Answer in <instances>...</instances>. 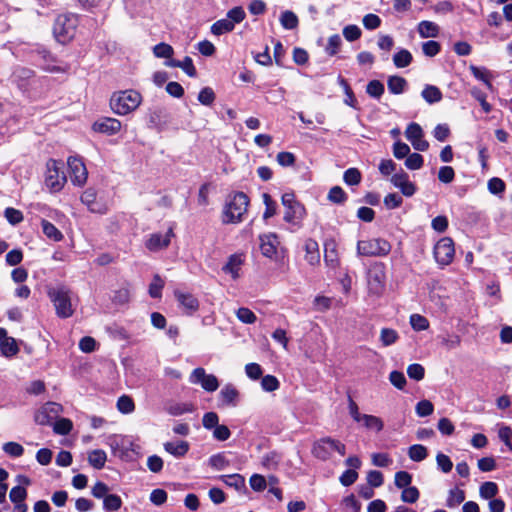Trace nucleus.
Listing matches in <instances>:
<instances>
[{
    "label": "nucleus",
    "mask_w": 512,
    "mask_h": 512,
    "mask_svg": "<svg viewBox=\"0 0 512 512\" xmlns=\"http://www.w3.org/2000/svg\"><path fill=\"white\" fill-rule=\"evenodd\" d=\"M390 181L406 197H411L416 192L415 184L409 180L408 174L404 171L392 175Z\"/></svg>",
    "instance_id": "nucleus-16"
},
{
    "label": "nucleus",
    "mask_w": 512,
    "mask_h": 512,
    "mask_svg": "<svg viewBox=\"0 0 512 512\" xmlns=\"http://www.w3.org/2000/svg\"><path fill=\"white\" fill-rule=\"evenodd\" d=\"M121 129V122L115 118H103L93 124V130L107 135H114Z\"/></svg>",
    "instance_id": "nucleus-20"
},
{
    "label": "nucleus",
    "mask_w": 512,
    "mask_h": 512,
    "mask_svg": "<svg viewBox=\"0 0 512 512\" xmlns=\"http://www.w3.org/2000/svg\"><path fill=\"white\" fill-rule=\"evenodd\" d=\"M324 250L326 265L333 269L337 268L339 266V257L336 250V244L332 241H327L324 244Z\"/></svg>",
    "instance_id": "nucleus-27"
},
{
    "label": "nucleus",
    "mask_w": 512,
    "mask_h": 512,
    "mask_svg": "<svg viewBox=\"0 0 512 512\" xmlns=\"http://www.w3.org/2000/svg\"><path fill=\"white\" fill-rule=\"evenodd\" d=\"M122 506V500L120 496L116 494H107L103 498V508L108 511L119 510Z\"/></svg>",
    "instance_id": "nucleus-48"
},
{
    "label": "nucleus",
    "mask_w": 512,
    "mask_h": 512,
    "mask_svg": "<svg viewBox=\"0 0 512 512\" xmlns=\"http://www.w3.org/2000/svg\"><path fill=\"white\" fill-rule=\"evenodd\" d=\"M130 300V289L128 287H121L114 292L112 297L113 303L117 305L127 304Z\"/></svg>",
    "instance_id": "nucleus-55"
},
{
    "label": "nucleus",
    "mask_w": 512,
    "mask_h": 512,
    "mask_svg": "<svg viewBox=\"0 0 512 512\" xmlns=\"http://www.w3.org/2000/svg\"><path fill=\"white\" fill-rule=\"evenodd\" d=\"M208 462L213 469L218 471L226 469L229 465V460L224 452L213 454L210 456Z\"/></svg>",
    "instance_id": "nucleus-41"
},
{
    "label": "nucleus",
    "mask_w": 512,
    "mask_h": 512,
    "mask_svg": "<svg viewBox=\"0 0 512 512\" xmlns=\"http://www.w3.org/2000/svg\"><path fill=\"white\" fill-rule=\"evenodd\" d=\"M39 55L43 58L44 63L42 64V68L48 72H64L65 69L57 66L54 63V58L50 54V52L43 50L39 53Z\"/></svg>",
    "instance_id": "nucleus-42"
},
{
    "label": "nucleus",
    "mask_w": 512,
    "mask_h": 512,
    "mask_svg": "<svg viewBox=\"0 0 512 512\" xmlns=\"http://www.w3.org/2000/svg\"><path fill=\"white\" fill-rule=\"evenodd\" d=\"M412 54L406 50L401 49L393 56V63L397 68H405L412 62Z\"/></svg>",
    "instance_id": "nucleus-38"
},
{
    "label": "nucleus",
    "mask_w": 512,
    "mask_h": 512,
    "mask_svg": "<svg viewBox=\"0 0 512 512\" xmlns=\"http://www.w3.org/2000/svg\"><path fill=\"white\" fill-rule=\"evenodd\" d=\"M107 460L105 451L101 449L93 450L88 455V461L91 466L95 469H101L104 467Z\"/></svg>",
    "instance_id": "nucleus-36"
},
{
    "label": "nucleus",
    "mask_w": 512,
    "mask_h": 512,
    "mask_svg": "<svg viewBox=\"0 0 512 512\" xmlns=\"http://www.w3.org/2000/svg\"><path fill=\"white\" fill-rule=\"evenodd\" d=\"M218 478L225 485L239 492L246 490L245 478L240 474L220 475Z\"/></svg>",
    "instance_id": "nucleus-26"
},
{
    "label": "nucleus",
    "mask_w": 512,
    "mask_h": 512,
    "mask_svg": "<svg viewBox=\"0 0 512 512\" xmlns=\"http://www.w3.org/2000/svg\"><path fill=\"white\" fill-rule=\"evenodd\" d=\"M142 102V95L134 90L127 89L113 93L110 99L112 111L124 116L135 111Z\"/></svg>",
    "instance_id": "nucleus-2"
},
{
    "label": "nucleus",
    "mask_w": 512,
    "mask_h": 512,
    "mask_svg": "<svg viewBox=\"0 0 512 512\" xmlns=\"http://www.w3.org/2000/svg\"><path fill=\"white\" fill-rule=\"evenodd\" d=\"M62 161L49 159L46 163L45 185L50 192H59L65 185L67 178L63 171Z\"/></svg>",
    "instance_id": "nucleus-6"
},
{
    "label": "nucleus",
    "mask_w": 512,
    "mask_h": 512,
    "mask_svg": "<svg viewBox=\"0 0 512 512\" xmlns=\"http://www.w3.org/2000/svg\"><path fill=\"white\" fill-rule=\"evenodd\" d=\"M436 463L438 469H440L444 473H449L453 468V463L451 459L442 452H439L436 455Z\"/></svg>",
    "instance_id": "nucleus-60"
},
{
    "label": "nucleus",
    "mask_w": 512,
    "mask_h": 512,
    "mask_svg": "<svg viewBox=\"0 0 512 512\" xmlns=\"http://www.w3.org/2000/svg\"><path fill=\"white\" fill-rule=\"evenodd\" d=\"M239 392L232 384H226L220 391L219 397L224 405L235 406Z\"/></svg>",
    "instance_id": "nucleus-30"
},
{
    "label": "nucleus",
    "mask_w": 512,
    "mask_h": 512,
    "mask_svg": "<svg viewBox=\"0 0 512 512\" xmlns=\"http://www.w3.org/2000/svg\"><path fill=\"white\" fill-rule=\"evenodd\" d=\"M174 236L173 229L169 228L164 234L154 233L151 234L146 241V247L150 251H158L168 247L171 238Z\"/></svg>",
    "instance_id": "nucleus-17"
},
{
    "label": "nucleus",
    "mask_w": 512,
    "mask_h": 512,
    "mask_svg": "<svg viewBox=\"0 0 512 512\" xmlns=\"http://www.w3.org/2000/svg\"><path fill=\"white\" fill-rule=\"evenodd\" d=\"M304 213L305 209L300 203L285 208L283 219L291 225V231H295L300 227Z\"/></svg>",
    "instance_id": "nucleus-19"
},
{
    "label": "nucleus",
    "mask_w": 512,
    "mask_h": 512,
    "mask_svg": "<svg viewBox=\"0 0 512 512\" xmlns=\"http://www.w3.org/2000/svg\"><path fill=\"white\" fill-rule=\"evenodd\" d=\"M41 226H42V231L47 238H49L55 242L62 240L63 234L54 224H52L51 222H49L47 220H42Z\"/></svg>",
    "instance_id": "nucleus-35"
},
{
    "label": "nucleus",
    "mask_w": 512,
    "mask_h": 512,
    "mask_svg": "<svg viewBox=\"0 0 512 512\" xmlns=\"http://www.w3.org/2000/svg\"><path fill=\"white\" fill-rule=\"evenodd\" d=\"M399 339L398 332L391 328H382L380 331V341L384 347L391 346Z\"/></svg>",
    "instance_id": "nucleus-40"
},
{
    "label": "nucleus",
    "mask_w": 512,
    "mask_h": 512,
    "mask_svg": "<svg viewBox=\"0 0 512 512\" xmlns=\"http://www.w3.org/2000/svg\"><path fill=\"white\" fill-rule=\"evenodd\" d=\"M362 418L361 424L368 430L380 432L384 427L382 419L377 416L366 414Z\"/></svg>",
    "instance_id": "nucleus-37"
},
{
    "label": "nucleus",
    "mask_w": 512,
    "mask_h": 512,
    "mask_svg": "<svg viewBox=\"0 0 512 512\" xmlns=\"http://www.w3.org/2000/svg\"><path fill=\"white\" fill-rule=\"evenodd\" d=\"M343 180L347 185H358L361 181V173L357 168H349L344 172Z\"/></svg>",
    "instance_id": "nucleus-57"
},
{
    "label": "nucleus",
    "mask_w": 512,
    "mask_h": 512,
    "mask_svg": "<svg viewBox=\"0 0 512 512\" xmlns=\"http://www.w3.org/2000/svg\"><path fill=\"white\" fill-rule=\"evenodd\" d=\"M479 494L484 499H493L498 494V486L495 482H484L479 489Z\"/></svg>",
    "instance_id": "nucleus-45"
},
{
    "label": "nucleus",
    "mask_w": 512,
    "mask_h": 512,
    "mask_svg": "<svg viewBox=\"0 0 512 512\" xmlns=\"http://www.w3.org/2000/svg\"><path fill=\"white\" fill-rule=\"evenodd\" d=\"M366 92L373 98H380L384 93V85L379 80H371L366 87Z\"/></svg>",
    "instance_id": "nucleus-53"
},
{
    "label": "nucleus",
    "mask_w": 512,
    "mask_h": 512,
    "mask_svg": "<svg viewBox=\"0 0 512 512\" xmlns=\"http://www.w3.org/2000/svg\"><path fill=\"white\" fill-rule=\"evenodd\" d=\"M280 386L278 379L273 375H266L261 379V387L266 392H273Z\"/></svg>",
    "instance_id": "nucleus-59"
},
{
    "label": "nucleus",
    "mask_w": 512,
    "mask_h": 512,
    "mask_svg": "<svg viewBox=\"0 0 512 512\" xmlns=\"http://www.w3.org/2000/svg\"><path fill=\"white\" fill-rule=\"evenodd\" d=\"M10 80L28 96H36L46 82L45 79L37 78L33 70L22 66L13 69Z\"/></svg>",
    "instance_id": "nucleus-1"
},
{
    "label": "nucleus",
    "mask_w": 512,
    "mask_h": 512,
    "mask_svg": "<svg viewBox=\"0 0 512 512\" xmlns=\"http://www.w3.org/2000/svg\"><path fill=\"white\" fill-rule=\"evenodd\" d=\"M52 424L54 432L59 435H67L73 428L71 420L67 418L57 419Z\"/></svg>",
    "instance_id": "nucleus-47"
},
{
    "label": "nucleus",
    "mask_w": 512,
    "mask_h": 512,
    "mask_svg": "<svg viewBox=\"0 0 512 512\" xmlns=\"http://www.w3.org/2000/svg\"><path fill=\"white\" fill-rule=\"evenodd\" d=\"M70 172V179L74 185L81 186L87 180V169L82 159L76 156H70L67 160Z\"/></svg>",
    "instance_id": "nucleus-13"
},
{
    "label": "nucleus",
    "mask_w": 512,
    "mask_h": 512,
    "mask_svg": "<svg viewBox=\"0 0 512 512\" xmlns=\"http://www.w3.org/2000/svg\"><path fill=\"white\" fill-rule=\"evenodd\" d=\"M418 33L422 38H435L439 34V27L432 21H421L417 27Z\"/></svg>",
    "instance_id": "nucleus-29"
},
{
    "label": "nucleus",
    "mask_w": 512,
    "mask_h": 512,
    "mask_svg": "<svg viewBox=\"0 0 512 512\" xmlns=\"http://www.w3.org/2000/svg\"><path fill=\"white\" fill-rule=\"evenodd\" d=\"M237 318L245 324H253L256 322V315L252 310L246 307H241L236 311Z\"/></svg>",
    "instance_id": "nucleus-56"
},
{
    "label": "nucleus",
    "mask_w": 512,
    "mask_h": 512,
    "mask_svg": "<svg viewBox=\"0 0 512 512\" xmlns=\"http://www.w3.org/2000/svg\"><path fill=\"white\" fill-rule=\"evenodd\" d=\"M334 451L343 456L346 453V448L339 441L331 438H322V460L326 458L324 454H331Z\"/></svg>",
    "instance_id": "nucleus-23"
},
{
    "label": "nucleus",
    "mask_w": 512,
    "mask_h": 512,
    "mask_svg": "<svg viewBox=\"0 0 512 512\" xmlns=\"http://www.w3.org/2000/svg\"><path fill=\"white\" fill-rule=\"evenodd\" d=\"M327 198L333 203L342 204L346 201L347 194L340 186H334L330 189Z\"/></svg>",
    "instance_id": "nucleus-52"
},
{
    "label": "nucleus",
    "mask_w": 512,
    "mask_h": 512,
    "mask_svg": "<svg viewBox=\"0 0 512 512\" xmlns=\"http://www.w3.org/2000/svg\"><path fill=\"white\" fill-rule=\"evenodd\" d=\"M215 100V93L212 88L204 87L198 94V101L205 106H210Z\"/></svg>",
    "instance_id": "nucleus-61"
},
{
    "label": "nucleus",
    "mask_w": 512,
    "mask_h": 512,
    "mask_svg": "<svg viewBox=\"0 0 512 512\" xmlns=\"http://www.w3.org/2000/svg\"><path fill=\"white\" fill-rule=\"evenodd\" d=\"M465 500L464 490L454 487L449 490L448 497L446 499V506L448 508L458 507Z\"/></svg>",
    "instance_id": "nucleus-32"
},
{
    "label": "nucleus",
    "mask_w": 512,
    "mask_h": 512,
    "mask_svg": "<svg viewBox=\"0 0 512 512\" xmlns=\"http://www.w3.org/2000/svg\"><path fill=\"white\" fill-rule=\"evenodd\" d=\"M260 250L263 256L273 258L279 246L278 236L275 233L263 234L259 237Z\"/></svg>",
    "instance_id": "nucleus-18"
},
{
    "label": "nucleus",
    "mask_w": 512,
    "mask_h": 512,
    "mask_svg": "<svg viewBox=\"0 0 512 512\" xmlns=\"http://www.w3.org/2000/svg\"><path fill=\"white\" fill-rule=\"evenodd\" d=\"M153 53L157 58L169 59L173 56L174 49L171 45L162 42L154 46Z\"/></svg>",
    "instance_id": "nucleus-49"
},
{
    "label": "nucleus",
    "mask_w": 512,
    "mask_h": 512,
    "mask_svg": "<svg viewBox=\"0 0 512 512\" xmlns=\"http://www.w3.org/2000/svg\"><path fill=\"white\" fill-rule=\"evenodd\" d=\"M4 216L11 225H17L23 221L22 212L12 207H8L4 210Z\"/></svg>",
    "instance_id": "nucleus-58"
},
{
    "label": "nucleus",
    "mask_w": 512,
    "mask_h": 512,
    "mask_svg": "<svg viewBox=\"0 0 512 512\" xmlns=\"http://www.w3.org/2000/svg\"><path fill=\"white\" fill-rule=\"evenodd\" d=\"M391 250L390 243L382 238L360 240L357 243V254L365 257L386 256Z\"/></svg>",
    "instance_id": "nucleus-8"
},
{
    "label": "nucleus",
    "mask_w": 512,
    "mask_h": 512,
    "mask_svg": "<svg viewBox=\"0 0 512 512\" xmlns=\"http://www.w3.org/2000/svg\"><path fill=\"white\" fill-rule=\"evenodd\" d=\"M388 90L392 94H401L405 91L407 81L401 76H390L387 81Z\"/></svg>",
    "instance_id": "nucleus-33"
},
{
    "label": "nucleus",
    "mask_w": 512,
    "mask_h": 512,
    "mask_svg": "<svg viewBox=\"0 0 512 512\" xmlns=\"http://www.w3.org/2000/svg\"><path fill=\"white\" fill-rule=\"evenodd\" d=\"M2 449L11 457H20L24 453L23 446L16 442H7L3 445Z\"/></svg>",
    "instance_id": "nucleus-62"
},
{
    "label": "nucleus",
    "mask_w": 512,
    "mask_h": 512,
    "mask_svg": "<svg viewBox=\"0 0 512 512\" xmlns=\"http://www.w3.org/2000/svg\"><path fill=\"white\" fill-rule=\"evenodd\" d=\"M306 260L311 264H318L320 261L319 246L316 240L308 239L305 242Z\"/></svg>",
    "instance_id": "nucleus-28"
},
{
    "label": "nucleus",
    "mask_w": 512,
    "mask_h": 512,
    "mask_svg": "<svg viewBox=\"0 0 512 512\" xmlns=\"http://www.w3.org/2000/svg\"><path fill=\"white\" fill-rule=\"evenodd\" d=\"M410 325L415 331H424L429 328V321L420 314H412L410 316Z\"/></svg>",
    "instance_id": "nucleus-50"
},
{
    "label": "nucleus",
    "mask_w": 512,
    "mask_h": 512,
    "mask_svg": "<svg viewBox=\"0 0 512 512\" xmlns=\"http://www.w3.org/2000/svg\"><path fill=\"white\" fill-rule=\"evenodd\" d=\"M421 96L430 105L440 102L443 98L441 90L437 86L430 84L424 86Z\"/></svg>",
    "instance_id": "nucleus-25"
},
{
    "label": "nucleus",
    "mask_w": 512,
    "mask_h": 512,
    "mask_svg": "<svg viewBox=\"0 0 512 512\" xmlns=\"http://www.w3.org/2000/svg\"><path fill=\"white\" fill-rule=\"evenodd\" d=\"M189 382L192 384H199L205 391L214 392L219 387V381L213 374H207L202 367L195 368L190 376Z\"/></svg>",
    "instance_id": "nucleus-11"
},
{
    "label": "nucleus",
    "mask_w": 512,
    "mask_h": 512,
    "mask_svg": "<svg viewBox=\"0 0 512 512\" xmlns=\"http://www.w3.org/2000/svg\"><path fill=\"white\" fill-rule=\"evenodd\" d=\"M455 255L454 242L449 237L441 238L434 247V257L441 266L449 265Z\"/></svg>",
    "instance_id": "nucleus-10"
},
{
    "label": "nucleus",
    "mask_w": 512,
    "mask_h": 512,
    "mask_svg": "<svg viewBox=\"0 0 512 512\" xmlns=\"http://www.w3.org/2000/svg\"><path fill=\"white\" fill-rule=\"evenodd\" d=\"M117 408L123 414H130L135 409V404L131 397L122 395L117 401Z\"/></svg>",
    "instance_id": "nucleus-51"
},
{
    "label": "nucleus",
    "mask_w": 512,
    "mask_h": 512,
    "mask_svg": "<svg viewBox=\"0 0 512 512\" xmlns=\"http://www.w3.org/2000/svg\"><path fill=\"white\" fill-rule=\"evenodd\" d=\"M164 285V280L158 274H155L152 282L149 285L148 293L150 297L160 298L162 296V290L164 288Z\"/></svg>",
    "instance_id": "nucleus-43"
},
{
    "label": "nucleus",
    "mask_w": 512,
    "mask_h": 512,
    "mask_svg": "<svg viewBox=\"0 0 512 512\" xmlns=\"http://www.w3.org/2000/svg\"><path fill=\"white\" fill-rule=\"evenodd\" d=\"M78 25V18L74 14L59 15L54 22L53 33L60 43L70 41L75 33Z\"/></svg>",
    "instance_id": "nucleus-5"
},
{
    "label": "nucleus",
    "mask_w": 512,
    "mask_h": 512,
    "mask_svg": "<svg viewBox=\"0 0 512 512\" xmlns=\"http://www.w3.org/2000/svg\"><path fill=\"white\" fill-rule=\"evenodd\" d=\"M108 445L115 456L125 461H133L140 454L141 447L130 436L112 435L108 438Z\"/></svg>",
    "instance_id": "nucleus-3"
},
{
    "label": "nucleus",
    "mask_w": 512,
    "mask_h": 512,
    "mask_svg": "<svg viewBox=\"0 0 512 512\" xmlns=\"http://www.w3.org/2000/svg\"><path fill=\"white\" fill-rule=\"evenodd\" d=\"M263 203L265 205V211L263 213V219L268 220L277 213V203L271 198L268 193L263 194Z\"/></svg>",
    "instance_id": "nucleus-46"
},
{
    "label": "nucleus",
    "mask_w": 512,
    "mask_h": 512,
    "mask_svg": "<svg viewBox=\"0 0 512 512\" xmlns=\"http://www.w3.org/2000/svg\"><path fill=\"white\" fill-rule=\"evenodd\" d=\"M342 44V39L340 35L335 34L329 37L328 43L326 45V52L330 56H334L340 49V46Z\"/></svg>",
    "instance_id": "nucleus-64"
},
{
    "label": "nucleus",
    "mask_w": 512,
    "mask_h": 512,
    "mask_svg": "<svg viewBox=\"0 0 512 512\" xmlns=\"http://www.w3.org/2000/svg\"><path fill=\"white\" fill-rule=\"evenodd\" d=\"M386 274L382 263L373 264L367 271V285L371 294L380 295L385 289Z\"/></svg>",
    "instance_id": "nucleus-9"
},
{
    "label": "nucleus",
    "mask_w": 512,
    "mask_h": 512,
    "mask_svg": "<svg viewBox=\"0 0 512 512\" xmlns=\"http://www.w3.org/2000/svg\"><path fill=\"white\" fill-rule=\"evenodd\" d=\"M48 296L53 303L56 314L60 318H68L73 314L71 303V291L65 286H58L48 291Z\"/></svg>",
    "instance_id": "nucleus-4"
},
{
    "label": "nucleus",
    "mask_w": 512,
    "mask_h": 512,
    "mask_svg": "<svg viewBox=\"0 0 512 512\" xmlns=\"http://www.w3.org/2000/svg\"><path fill=\"white\" fill-rule=\"evenodd\" d=\"M62 410L59 403L47 402L35 413V421L39 425H51L58 419Z\"/></svg>",
    "instance_id": "nucleus-12"
},
{
    "label": "nucleus",
    "mask_w": 512,
    "mask_h": 512,
    "mask_svg": "<svg viewBox=\"0 0 512 512\" xmlns=\"http://www.w3.org/2000/svg\"><path fill=\"white\" fill-rule=\"evenodd\" d=\"M81 201L93 213L104 214L108 210L107 204L97 199V193L94 188L86 189L81 196Z\"/></svg>",
    "instance_id": "nucleus-14"
},
{
    "label": "nucleus",
    "mask_w": 512,
    "mask_h": 512,
    "mask_svg": "<svg viewBox=\"0 0 512 512\" xmlns=\"http://www.w3.org/2000/svg\"><path fill=\"white\" fill-rule=\"evenodd\" d=\"M408 456L412 461L421 462L428 456V451L425 446L414 444L409 447Z\"/></svg>",
    "instance_id": "nucleus-39"
},
{
    "label": "nucleus",
    "mask_w": 512,
    "mask_h": 512,
    "mask_svg": "<svg viewBox=\"0 0 512 512\" xmlns=\"http://www.w3.org/2000/svg\"><path fill=\"white\" fill-rule=\"evenodd\" d=\"M244 263L243 255L242 254H232L229 258L227 263L222 267V271L225 274H229L233 280H236L240 276V270Z\"/></svg>",
    "instance_id": "nucleus-21"
},
{
    "label": "nucleus",
    "mask_w": 512,
    "mask_h": 512,
    "mask_svg": "<svg viewBox=\"0 0 512 512\" xmlns=\"http://www.w3.org/2000/svg\"><path fill=\"white\" fill-rule=\"evenodd\" d=\"M279 21L282 27L286 30L296 29L299 23L297 15L290 10L283 11L280 15Z\"/></svg>",
    "instance_id": "nucleus-34"
},
{
    "label": "nucleus",
    "mask_w": 512,
    "mask_h": 512,
    "mask_svg": "<svg viewBox=\"0 0 512 512\" xmlns=\"http://www.w3.org/2000/svg\"><path fill=\"white\" fill-rule=\"evenodd\" d=\"M234 27H235V25L233 24V21H231V19H228L226 17V18L216 21L211 26V33L216 36H220V35L231 32L234 29Z\"/></svg>",
    "instance_id": "nucleus-31"
},
{
    "label": "nucleus",
    "mask_w": 512,
    "mask_h": 512,
    "mask_svg": "<svg viewBox=\"0 0 512 512\" xmlns=\"http://www.w3.org/2000/svg\"><path fill=\"white\" fill-rule=\"evenodd\" d=\"M0 350H1L2 355L6 356V357H12L18 353L19 348L17 346L15 339H13L11 337H7L0 344Z\"/></svg>",
    "instance_id": "nucleus-44"
},
{
    "label": "nucleus",
    "mask_w": 512,
    "mask_h": 512,
    "mask_svg": "<svg viewBox=\"0 0 512 512\" xmlns=\"http://www.w3.org/2000/svg\"><path fill=\"white\" fill-rule=\"evenodd\" d=\"M174 296L186 315H193L199 309V301L191 293L175 290Z\"/></svg>",
    "instance_id": "nucleus-15"
},
{
    "label": "nucleus",
    "mask_w": 512,
    "mask_h": 512,
    "mask_svg": "<svg viewBox=\"0 0 512 512\" xmlns=\"http://www.w3.org/2000/svg\"><path fill=\"white\" fill-rule=\"evenodd\" d=\"M423 157L418 153L409 154L405 160V166L410 170H418L423 166Z\"/></svg>",
    "instance_id": "nucleus-63"
},
{
    "label": "nucleus",
    "mask_w": 512,
    "mask_h": 512,
    "mask_svg": "<svg viewBox=\"0 0 512 512\" xmlns=\"http://www.w3.org/2000/svg\"><path fill=\"white\" fill-rule=\"evenodd\" d=\"M470 70L476 79L483 81L484 84L489 89L492 88V84H491L490 78H489V71L486 68H480V67H476V66L472 65V66H470Z\"/></svg>",
    "instance_id": "nucleus-54"
},
{
    "label": "nucleus",
    "mask_w": 512,
    "mask_h": 512,
    "mask_svg": "<svg viewBox=\"0 0 512 512\" xmlns=\"http://www.w3.org/2000/svg\"><path fill=\"white\" fill-rule=\"evenodd\" d=\"M164 449L174 457L180 458L189 451V443L187 441L166 442Z\"/></svg>",
    "instance_id": "nucleus-24"
},
{
    "label": "nucleus",
    "mask_w": 512,
    "mask_h": 512,
    "mask_svg": "<svg viewBox=\"0 0 512 512\" xmlns=\"http://www.w3.org/2000/svg\"><path fill=\"white\" fill-rule=\"evenodd\" d=\"M248 205L249 198L245 193H235L226 206L224 221L228 223L241 222L243 215L247 212Z\"/></svg>",
    "instance_id": "nucleus-7"
},
{
    "label": "nucleus",
    "mask_w": 512,
    "mask_h": 512,
    "mask_svg": "<svg viewBox=\"0 0 512 512\" xmlns=\"http://www.w3.org/2000/svg\"><path fill=\"white\" fill-rule=\"evenodd\" d=\"M169 114L164 107H155L149 111V124L155 128H162L168 122Z\"/></svg>",
    "instance_id": "nucleus-22"
}]
</instances>
